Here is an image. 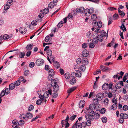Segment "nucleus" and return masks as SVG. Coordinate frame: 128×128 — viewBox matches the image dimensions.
<instances>
[{
  "label": "nucleus",
  "instance_id": "f257e3e1",
  "mask_svg": "<svg viewBox=\"0 0 128 128\" xmlns=\"http://www.w3.org/2000/svg\"><path fill=\"white\" fill-rule=\"evenodd\" d=\"M52 94V90L50 89L48 91L46 92L44 94L43 96L40 94L39 96V98L41 99L42 101H44L46 103L47 102L46 99L48 98L50 94Z\"/></svg>",
  "mask_w": 128,
  "mask_h": 128
},
{
  "label": "nucleus",
  "instance_id": "f03ea898",
  "mask_svg": "<svg viewBox=\"0 0 128 128\" xmlns=\"http://www.w3.org/2000/svg\"><path fill=\"white\" fill-rule=\"evenodd\" d=\"M120 118L118 120L119 122L123 124L124 121V119H126L128 118V115L126 114L121 113L120 114Z\"/></svg>",
  "mask_w": 128,
  "mask_h": 128
},
{
  "label": "nucleus",
  "instance_id": "7ed1b4c3",
  "mask_svg": "<svg viewBox=\"0 0 128 128\" xmlns=\"http://www.w3.org/2000/svg\"><path fill=\"white\" fill-rule=\"evenodd\" d=\"M96 97L97 99H94V101H96L98 102V100H101L104 98V95L102 94H98Z\"/></svg>",
  "mask_w": 128,
  "mask_h": 128
},
{
  "label": "nucleus",
  "instance_id": "20e7f679",
  "mask_svg": "<svg viewBox=\"0 0 128 128\" xmlns=\"http://www.w3.org/2000/svg\"><path fill=\"white\" fill-rule=\"evenodd\" d=\"M85 117L88 123V126H90L92 124L91 121L92 120V117L88 114L86 115Z\"/></svg>",
  "mask_w": 128,
  "mask_h": 128
},
{
  "label": "nucleus",
  "instance_id": "39448f33",
  "mask_svg": "<svg viewBox=\"0 0 128 128\" xmlns=\"http://www.w3.org/2000/svg\"><path fill=\"white\" fill-rule=\"evenodd\" d=\"M44 61L41 59L37 60L36 62V64L38 66H41L43 64Z\"/></svg>",
  "mask_w": 128,
  "mask_h": 128
},
{
  "label": "nucleus",
  "instance_id": "423d86ee",
  "mask_svg": "<svg viewBox=\"0 0 128 128\" xmlns=\"http://www.w3.org/2000/svg\"><path fill=\"white\" fill-rule=\"evenodd\" d=\"M96 106L94 104H91L90 105L89 108L87 109V110L88 111L90 110H94L96 109Z\"/></svg>",
  "mask_w": 128,
  "mask_h": 128
},
{
  "label": "nucleus",
  "instance_id": "0eeeda50",
  "mask_svg": "<svg viewBox=\"0 0 128 128\" xmlns=\"http://www.w3.org/2000/svg\"><path fill=\"white\" fill-rule=\"evenodd\" d=\"M78 13L82 14L84 13L85 10L84 8L83 7L77 8Z\"/></svg>",
  "mask_w": 128,
  "mask_h": 128
},
{
  "label": "nucleus",
  "instance_id": "6e6552de",
  "mask_svg": "<svg viewBox=\"0 0 128 128\" xmlns=\"http://www.w3.org/2000/svg\"><path fill=\"white\" fill-rule=\"evenodd\" d=\"M89 52L87 50H85L83 52L82 55L84 57H87L89 55Z\"/></svg>",
  "mask_w": 128,
  "mask_h": 128
},
{
  "label": "nucleus",
  "instance_id": "1a4fd4ad",
  "mask_svg": "<svg viewBox=\"0 0 128 128\" xmlns=\"http://www.w3.org/2000/svg\"><path fill=\"white\" fill-rule=\"evenodd\" d=\"M20 32L22 34H25L27 30L24 27H22L20 28Z\"/></svg>",
  "mask_w": 128,
  "mask_h": 128
},
{
  "label": "nucleus",
  "instance_id": "9d476101",
  "mask_svg": "<svg viewBox=\"0 0 128 128\" xmlns=\"http://www.w3.org/2000/svg\"><path fill=\"white\" fill-rule=\"evenodd\" d=\"M100 68L103 72H106V71L110 70V68H108L102 65L101 66Z\"/></svg>",
  "mask_w": 128,
  "mask_h": 128
},
{
  "label": "nucleus",
  "instance_id": "9b49d317",
  "mask_svg": "<svg viewBox=\"0 0 128 128\" xmlns=\"http://www.w3.org/2000/svg\"><path fill=\"white\" fill-rule=\"evenodd\" d=\"M76 88V87H74L71 88L70 90H68V96L67 97L66 99L70 95L69 94H70L72 92L74 91Z\"/></svg>",
  "mask_w": 128,
  "mask_h": 128
},
{
  "label": "nucleus",
  "instance_id": "f8f14e48",
  "mask_svg": "<svg viewBox=\"0 0 128 128\" xmlns=\"http://www.w3.org/2000/svg\"><path fill=\"white\" fill-rule=\"evenodd\" d=\"M82 125L80 123H78L76 124H74L72 128H82Z\"/></svg>",
  "mask_w": 128,
  "mask_h": 128
},
{
  "label": "nucleus",
  "instance_id": "ddd939ff",
  "mask_svg": "<svg viewBox=\"0 0 128 128\" xmlns=\"http://www.w3.org/2000/svg\"><path fill=\"white\" fill-rule=\"evenodd\" d=\"M25 116L26 118L28 119H31L33 117V115L32 114L29 112L27 113L25 115Z\"/></svg>",
  "mask_w": 128,
  "mask_h": 128
},
{
  "label": "nucleus",
  "instance_id": "4468645a",
  "mask_svg": "<svg viewBox=\"0 0 128 128\" xmlns=\"http://www.w3.org/2000/svg\"><path fill=\"white\" fill-rule=\"evenodd\" d=\"M59 89V87L57 85H54L53 89V90L54 92H56L58 91Z\"/></svg>",
  "mask_w": 128,
  "mask_h": 128
},
{
  "label": "nucleus",
  "instance_id": "2eb2a0df",
  "mask_svg": "<svg viewBox=\"0 0 128 128\" xmlns=\"http://www.w3.org/2000/svg\"><path fill=\"white\" fill-rule=\"evenodd\" d=\"M85 101L84 100H81L79 105V107L80 108H83L85 105Z\"/></svg>",
  "mask_w": 128,
  "mask_h": 128
},
{
  "label": "nucleus",
  "instance_id": "dca6fc26",
  "mask_svg": "<svg viewBox=\"0 0 128 128\" xmlns=\"http://www.w3.org/2000/svg\"><path fill=\"white\" fill-rule=\"evenodd\" d=\"M53 64L54 66L58 69L60 67V64L57 61H55L53 62Z\"/></svg>",
  "mask_w": 128,
  "mask_h": 128
},
{
  "label": "nucleus",
  "instance_id": "f3484780",
  "mask_svg": "<svg viewBox=\"0 0 128 128\" xmlns=\"http://www.w3.org/2000/svg\"><path fill=\"white\" fill-rule=\"evenodd\" d=\"M49 76H50L52 77L54 74V70L53 69L50 70L48 72Z\"/></svg>",
  "mask_w": 128,
  "mask_h": 128
},
{
  "label": "nucleus",
  "instance_id": "a211bd4d",
  "mask_svg": "<svg viewBox=\"0 0 128 128\" xmlns=\"http://www.w3.org/2000/svg\"><path fill=\"white\" fill-rule=\"evenodd\" d=\"M97 38L98 39V40H99V41L100 42L103 41L104 38L101 35H98L97 36H96Z\"/></svg>",
  "mask_w": 128,
  "mask_h": 128
},
{
  "label": "nucleus",
  "instance_id": "6ab92c4d",
  "mask_svg": "<svg viewBox=\"0 0 128 128\" xmlns=\"http://www.w3.org/2000/svg\"><path fill=\"white\" fill-rule=\"evenodd\" d=\"M84 12L86 16H89L90 15V10L89 9H86Z\"/></svg>",
  "mask_w": 128,
  "mask_h": 128
},
{
  "label": "nucleus",
  "instance_id": "aec40b11",
  "mask_svg": "<svg viewBox=\"0 0 128 128\" xmlns=\"http://www.w3.org/2000/svg\"><path fill=\"white\" fill-rule=\"evenodd\" d=\"M101 35L104 38L106 36V38H107L108 37V34H106V32L104 30L102 31L101 32Z\"/></svg>",
  "mask_w": 128,
  "mask_h": 128
},
{
  "label": "nucleus",
  "instance_id": "412c9836",
  "mask_svg": "<svg viewBox=\"0 0 128 128\" xmlns=\"http://www.w3.org/2000/svg\"><path fill=\"white\" fill-rule=\"evenodd\" d=\"M109 84L108 83L104 84L102 86V89L104 90H107L108 88Z\"/></svg>",
  "mask_w": 128,
  "mask_h": 128
},
{
  "label": "nucleus",
  "instance_id": "4be33fe9",
  "mask_svg": "<svg viewBox=\"0 0 128 128\" xmlns=\"http://www.w3.org/2000/svg\"><path fill=\"white\" fill-rule=\"evenodd\" d=\"M33 46V44H30L28 45L26 47L27 50L28 51H30L32 49Z\"/></svg>",
  "mask_w": 128,
  "mask_h": 128
},
{
  "label": "nucleus",
  "instance_id": "5701e85b",
  "mask_svg": "<svg viewBox=\"0 0 128 128\" xmlns=\"http://www.w3.org/2000/svg\"><path fill=\"white\" fill-rule=\"evenodd\" d=\"M12 38V36H11L10 37L9 35L7 34H5L3 38L4 40H8L10 38L11 39Z\"/></svg>",
  "mask_w": 128,
  "mask_h": 128
},
{
  "label": "nucleus",
  "instance_id": "b1692460",
  "mask_svg": "<svg viewBox=\"0 0 128 128\" xmlns=\"http://www.w3.org/2000/svg\"><path fill=\"white\" fill-rule=\"evenodd\" d=\"M99 41L98 40V39L96 37V38H94L92 40V42L95 44H97L98 43Z\"/></svg>",
  "mask_w": 128,
  "mask_h": 128
},
{
  "label": "nucleus",
  "instance_id": "393cba45",
  "mask_svg": "<svg viewBox=\"0 0 128 128\" xmlns=\"http://www.w3.org/2000/svg\"><path fill=\"white\" fill-rule=\"evenodd\" d=\"M82 76V72H81L78 70L77 72L75 73V76L77 77H80Z\"/></svg>",
  "mask_w": 128,
  "mask_h": 128
},
{
  "label": "nucleus",
  "instance_id": "a878e982",
  "mask_svg": "<svg viewBox=\"0 0 128 128\" xmlns=\"http://www.w3.org/2000/svg\"><path fill=\"white\" fill-rule=\"evenodd\" d=\"M92 35V32L91 31H89L86 34V36L88 38H91Z\"/></svg>",
  "mask_w": 128,
  "mask_h": 128
},
{
  "label": "nucleus",
  "instance_id": "bb28decb",
  "mask_svg": "<svg viewBox=\"0 0 128 128\" xmlns=\"http://www.w3.org/2000/svg\"><path fill=\"white\" fill-rule=\"evenodd\" d=\"M100 117V115L98 113H96L93 118L95 119L98 120V119Z\"/></svg>",
  "mask_w": 128,
  "mask_h": 128
},
{
  "label": "nucleus",
  "instance_id": "cd10ccee",
  "mask_svg": "<svg viewBox=\"0 0 128 128\" xmlns=\"http://www.w3.org/2000/svg\"><path fill=\"white\" fill-rule=\"evenodd\" d=\"M88 60L87 59L85 60H83L82 61V64H84V65H87L88 64Z\"/></svg>",
  "mask_w": 128,
  "mask_h": 128
},
{
  "label": "nucleus",
  "instance_id": "c85d7f7f",
  "mask_svg": "<svg viewBox=\"0 0 128 128\" xmlns=\"http://www.w3.org/2000/svg\"><path fill=\"white\" fill-rule=\"evenodd\" d=\"M19 80L20 81L23 82L25 83L26 81V80L24 79V78L23 76H20L19 78Z\"/></svg>",
  "mask_w": 128,
  "mask_h": 128
},
{
  "label": "nucleus",
  "instance_id": "c756f323",
  "mask_svg": "<svg viewBox=\"0 0 128 128\" xmlns=\"http://www.w3.org/2000/svg\"><path fill=\"white\" fill-rule=\"evenodd\" d=\"M47 54L48 56H52V52L50 49H48L47 50Z\"/></svg>",
  "mask_w": 128,
  "mask_h": 128
},
{
  "label": "nucleus",
  "instance_id": "7c9ffc66",
  "mask_svg": "<svg viewBox=\"0 0 128 128\" xmlns=\"http://www.w3.org/2000/svg\"><path fill=\"white\" fill-rule=\"evenodd\" d=\"M49 12V10L48 8H47L44 10L43 12L44 14H46Z\"/></svg>",
  "mask_w": 128,
  "mask_h": 128
},
{
  "label": "nucleus",
  "instance_id": "2f4dec72",
  "mask_svg": "<svg viewBox=\"0 0 128 128\" xmlns=\"http://www.w3.org/2000/svg\"><path fill=\"white\" fill-rule=\"evenodd\" d=\"M118 12L121 16H123L125 15V14L123 12L121 11L119 9H118Z\"/></svg>",
  "mask_w": 128,
  "mask_h": 128
},
{
  "label": "nucleus",
  "instance_id": "473e14b6",
  "mask_svg": "<svg viewBox=\"0 0 128 128\" xmlns=\"http://www.w3.org/2000/svg\"><path fill=\"white\" fill-rule=\"evenodd\" d=\"M55 6V4L52 2H51L48 5V7L50 8H53Z\"/></svg>",
  "mask_w": 128,
  "mask_h": 128
},
{
  "label": "nucleus",
  "instance_id": "72a5a7b5",
  "mask_svg": "<svg viewBox=\"0 0 128 128\" xmlns=\"http://www.w3.org/2000/svg\"><path fill=\"white\" fill-rule=\"evenodd\" d=\"M15 85L13 84H10L9 86V88L11 90H13L15 87Z\"/></svg>",
  "mask_w": 128,
  "mask_h": 128
},
{
  "label": "nucleus",
  "instance_id": "f704fd0d",
  "mask_svg": "<svg viewBox=\"0 0 128 128\" xmlns=\"http://www.w3.org/2000/svg\"><path fill=\"white\" fill-rule=\"evenodd\" d=\"M80 68L81 71H84L86 69V67L85 66L84 64L81 66L80 67Z\"/></svg>",
  "mask_w": 128,
  "mask_h": 128
},
{
  "label": "nucleus",
  "instance_id": "c9c22d12",
  "mask_svg": "<svg viewBox=\"0 0 128 128\" xmlns=\"http://www.w3.org/2000/svg\"><path fill=\"white\" fill-rule=\"evenodd\" d=\"M70 75L69 73L67 72L65 74V76L66 78L68 79L70 78Z\"/></svg>",
  "mask_w": 128,
  "mask_h": 128
},
{
  "label": "nucleus",
  "instance_id": "e433bc0d",
  "mask_svg": "<svg viewBox=\"0 0 128 128\" xmlns=\"http://www.w3.org/2000/svg\"><path fill=\"white\" fill-rule=\"evenodd\" d=\"M25 53L24 52H21L19 56V57L20 58H24L25 56Z\"/></svg>",
  "mask_w": 128,
  "mask_h": 128
},
{
  "label": "nucleus",
  "instance_id": "4c0bfd02",
  "mask_svg": "<svg viewBox=\"0 0 128 128\" xmlns=\"http://www.w3.org/2000/svg\"><path fill=\"white\" fill-rule=\"evenodd\" d=\"M81 124L82 125V126L84 128L86 126H88V124L87 122H82Z\"/></svg>",
  "mask_w": 128,
  "mask_h": 128
},
{
  "label": "nucleus",
  "instance_id": "58836bf2",
  "mask_svg": "<svg viewBox=\"0 0 128 128\" xmlns=\"http://www.w3.org/2000/svg\"><path fill=\"white\" fill-rule=\"evenodd\" d=\"M97 18V16L96 14H94L91 16V18L93 20H95Z\"/></svg>",
  "mask_w": 128,
  "mask_h": 128
},
{
  "label": "nucleus",
  "instance_id": "ea45409f",
  "mask_svg": "<svg viewBox=\"0 0 128 128\" xmlns=\"http://www.w3.org/2000/svg\"><path fill=\"white\" fill-rule=\"evenodd\" d=\"M113 22L112 18L111 17L109 18L108 20V25H110Z\"/></svg>",
  "mask_w": 128,
  "mask_h": 128
},
{
  "label": "nucleus",
  "instance_id": "a19ab883",
  "mask_svg": "<svg viewBox=\"0 0 128 128\" xmlns=\"http://www.w3.org/2000/svg\"><path fill=\"white\" fill-rule=\"evenodd\" d=\"M11 90L9 88H7L6 89V90L5 91V94L6 95H8L9 94L10 92V90Z\"/></svg>",
  "mask_w": 128,
  "mask_h": 128
},
{
  "label": "nucleus",
  "instance_id": "79ce46f5",
  "mask_svg": "<svg viewBox=\"0 0 128 128\" xmlns=\"http://www.w3.org/2000/svg\"><path fill=\"white\" fill-rule=\"evenodd\" d=\"M102 120L104 123H106L107 121V118L106 117H104L102 118Z\"/></svg>",
  "mask_w": 128,
  "mask_h": 128
},
{
  "label": "nucleus",
  "instance_id": "37998d69",
  "mask_svg": "<svg viewBox=\"0 0 128 128\" xmlns=\"http://www.w3.org/2000/svg\"><path fill=\"white\" fill-rule=\"evenodd\" d=\"M42 100L41 99L37 100L36 102V104L39 106L40 105L42 102Z\"/></svg>",
  "mask_w": 128,
  "mask_h": 128
},
{
  "label": "nucleus",
  "instance_id": "c03bdc74",
  "mask_svg": "<svg viewBox=\"0 0 128 128\" xmlns=\"http://www.w3.org/2000/svg\"><path fill=\"white\" fill-rule=\"evenodd\" d=\"M24 124V121L23 120H21L19 122L18 121V124L19 126L23 125Z\"/></svg>",
  "mask_w": 128,
  "mask_h": 128
},
{
  "label": "nucleus",
  "instance_id": "a18cd8bd",
  "mask_svg": "<svg viewBox=\"0 0 128 128\" xmlns=\"http://www.w3.org/2000/svg\"><path fill=\"white\" fill-rule=\"evenodd\" d=\"M122 26L123 27V28H124V29H123V27H122V26L120 27V29L121 30H123L124 32V31H125V32L126 31V28L125 27V26L124 25V24H123L122 23Z\"/></svg>",
  "mask_w": 128,
  "mask_h": 128
},
{
  "label": "nucleus",
  "instance_id": "49530a36",
  "mask_svg": "<svg viewBox=\"0 0 128 128\" xmlns=\"http://www.w3.org/2000/svg\"><path fill=\"white\" fill-rule=\"evenodd\" d=\"M31 24L32 25L36 26L38 24V22L36 20H34L32 22Z\"/></svg>",
  "mask_w": 128,
  "mask_h": 128
},
{
  "label": "nucleus",
  "instance_id": "de8ad7c7",
  "mask_svg": "<svg viewBox=\"0 0 128 128\" xmlns=\"http://www.w3.org/2000/svg\"><path fill=\"white\" fill-rule=\"evenodd\" d=\"M119 18V16L118 15L116 14H115L114 15V20H116L118 19Z\"/></svg>",
  "mask_w": 128,
  "mask_h": 128
},
{
  "label": "nucleus",
  "instance_id": "09e8293b",
  "mask_svg": "<svg viewBox=\"0 0 128 128\" xmlns=\"http://www.w3.org/2000/svg\"><path fill=\"white\" fill-rule=\"evenodd\" d=\"M91 112H90V116H92V118H93L94 117V116L96 113H95L93 110H92Z\"/></svg>",
  "mask_w": 128,
  "mask_h": 128
},
{
  "label": "nucleus",
  "instance_id": "8fccbe9b",
  "mask_svg": "<svg viewBox=\"0 0 128 128\" xmlns=\"http://www.w3.org/2000/svg\"><path fill=\"white\" fill-rule=\"evenodd\" d=\"M10 8V6L9 4H7L4 6V10H7Z\"/></svg>",
  "mask_w": 128,
  "mask_h": 128
},
{
  "label": "nucleus",
  "instance_id": "3c124183",
  "mask_svg": "<svg viewBox=\"0 0 128 128\" xmlns=\"http://www.w3.org/2000/svg\"><path fill=\"white\" fill-rule=\"evenodd\" d=\"M63 21H61L59 22L58 25V26L59 28H61L63 25Z\"/></svg>",
  "mask_w": 128,
  "mask_h": 128
},
{
  "label": "nucleus",
  "instance_id": "603ef678",
  "mask_svg": "<svg viewBox=\"0 0 128 128\" xmlns=\"http://www.w3.org/2000/svg\"><path fill=\"white\" fill-rule=\"evenodd\" d=\"M51 85L52 86H53L52 85V84H54L55 85H56V84L57 83L56 82V80H55L54 79L52 80H51Z\"/></svg>",
  "mask_w": 128,
  "mask_h": 128
},
{
  "label": "nucleus",
  "instance_id": "864d4df0",
  "mask_svg": "<svg viewBox=\"0 0 128 128\" xmlns=\"http://www.w3.org/2000/svg\"><path fill=\"white\" fill-rule=\"evenodd\" d=\"M76 82V80L74 78H73L70 81V83L72 84H73Z\"/></svg>",
  "mask_w": 128,
  "mask_h": 128
},
{
  "label": "nucleus",
  "instance_id": "5fc2aeb1",
  "mask_svg": "<svg viewBox=\"0 0 128 128\" xmlns=\"http://www.w3.org/2000/svg\"><path fill=\"white\" fill-rule=\"evenodd\" d=\"M20 82L19 80H18L14 83L15 85L17 86H19L20 84Z\"/></svg>",
  "mask_w": 128,
  "mask_h": 128
},
{
  "label": "nucleus",
  "instance_id": "6e6d98bb",
  "mask_svg": "<svg viewBox=\"0 0 128 128\" xmlns=\"http://www.w3.org/2000/svg\"><path fill=\"white\" fill-rule=\"evenodd\" d=\"M35 65V63L34 62H31L29 64V66L30 68H33Z\"/></svg>",
  "mask_w": 128,
  "mask_h": 128
},
{
  "label": "nucleus",
  "instance_id": "4d7b16f0",
  "mask_svg": "<svg viewBox=\"0 0 128 128\" xmlns=\"http://www.w3.org/2000/svg\"><path fill=\"white\" fill-rule=\"evenodd\" d=\"M117 104H114L112 106V108L114 110H116L117 108Z\"/></svg>",
  "mask_w": 128,
  "mask_h": 128
},
{
  "label": "nucleus",
  "instance_id": "13d9d810",
  "mask_svg": "<svg viewBox=\"0 0 128 128\" xmlns=\"http://www.w3.org/2000/svg\"><path fill=\"white\" fill-rule=\"evenodd\" d=\"M112 92L113 93H115L117 91V87H113L112 89Z\"/></svg>",
  "mask_w": 128,
  "mask_h": 128
},
{
  "label": "nucleus",
  "instance_id": "bf43d9fd",
  "mask_svg": "<svg viewBox=\"0 0 128 128\" xmlns=\"http://www.w3.org/2000/svg\"><path fill=\"white\" fill-rule=\"evenodd\" d=\"M95 32H97V33H100L101 32V30L99 28H96L95 30Z\"/></svg>",
  "mask_w": 128,
  "mask_h": 128
},
{
  "label": "nucleus",
  "instance_id": "052dcab7",
  "mask_svg": "<svg viewBox=\"0 0 128 128\" xmlns=\"http://www.w3.org/2000/svg\"><path fill=\"white\" fill-rule=\"evenodd\" d=\"M94 44L93 43H90V44L89 47L90 48H93L95 46Z\"/></svg>",
  "mask_w": 128,
  "mask_h": 128
},
{
  "label": "nucleus",
  "instance_id": "680f3d73",
  "mask_svg": "<svg viewBox=\"0 0 128 128\" xmlns=\"http://www.w3.org/2000/svg\"><path fill=\"white\" fill-rule=\"evenodd\" d=\"M123 109L124 111H127L128 110V106L127 105L124 106L123 107Z\"/></svg>",
  "mask_w": 128,
  "mask_h": 128
},
{
  "label": "nucleus",
  "instance_id": "e2e57ef3",
  "mask_svg": "<svg viewBox=\"0 0 128 128\" xmlns=\"http://www.w3.org/2000/svg\"><path fill=\"white\" fill-rule=\"evenodd\" d=\"M34 108V106H33L32 105H31L30 106L28 109V111L30 112L32 110H33Z\"/></svg>",
  "mask_w": 128,
  "mask_h": 128
},
{
  "label": "nucleus",
  "instance_id": "0e129e2a",
  "mask_svg": "<svg viewBox=\"0 0 128 128\" xmlns=\"http://www.w3.org/2000/svg\"><path fill=\"white\" fill-rule=\"evenodd\" d=\"M20 118L22 119H24L26 118L25 116V115H24L23 114L20 115Z\"/></svg>",
  "mask_w": 128,
  "mask_h": 128
},
{
  "label": "nucleus",
  "instance_id": "69168bd1",
  "mask_svg": "<svg viewBox=\"0 0 128 128\" xmlns=\"http://www.w3.org/2000/svg\"><path fill=\"white\" fill-rule=\"evenodd\" d=\"M104 103L106 105H108L109 102V100L107 98H106L104 100Z\"/></svg>",
  "mask_w": 128,
  "mask_h": 128
},
{
  "label": "nucleus",
  "instance_id": "338daca9",
  "mask_svg": "<svg viewBox=\"0 0 128 128\" xmlns=\"http://www.w3.org/2000/svg\"><path fill=\"white\" fill-rule=\"evenodd\" d=\"M88 47V45L86 43H84L82 45V47L83 48H86Z\"/></svg>",
  "mask_w": 128,
  "mask_h": 128
},
{
  "label": "nucleus",
  "instance_id": "774afa93",
  "mask_svg": "<svg viewBox=\"0 0 128 128\" xmlns=\"http://www.w3.org/2000/svg\"><path fill=\"white\" fill-rule=\"evenodd\" d=\"M76 62L77 64H80L82 62V60L80 58H78L76 60Z\"/></svg>",
  "mask_w": 128,
  "mask_h": 128
}]
</instances>
